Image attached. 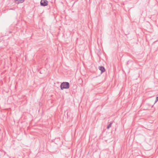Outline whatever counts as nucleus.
<instances>
[{"label": "nucleus", "instance_id": "nucleus-1", "mask_svg": "<svg viewBox=\"0 0 158 158\" xmlns=\"http://www.w3.org/2000/svg\"><path fill=\"white\" fill-rule=\"evenodd\" d=\"M69 83L68 82H62L60 85L61 89H68L69 88Z\"/></svg>", "mask_w": 158, "mask_h": 158}, {"label": "nucleus", "instance_id": "nucleus-2", "mask_svg": "<svg viewBox=\"0 0 158 158\" xmlns=\"http://www.w3.org/2000/svg\"><path fill=\"white\" fill-rule=\"evenodd\" d=\"M48 2L47 0H41L40 4L42 6H46L48 5Z\"/></svg>", "mask_w": 158, "mask_h": 158}, {"label": "nucleus", "instance_id": "nucleus-3", "mask_svg": "<svg viewBox=\"0 0 158 158\" xmlns=\"http://www.w3.org/2000/svg\"><path fill=\"white\" fill-rule=\"evenodd\" d=\"M101 71V73H103L105 71V69L104 67L102 66H99L98 68Z\"/></svg>", "mask_w": 158, "mask_h": 158}, {"label": "nucleus", "instance_id": "nucleus-4", "mask_svg": "<svg viewBox=\"0 0 158 158\" xmlns=\"http://www.w3.org/2000/svg\"><path fill=\"white\" fill-rule=\"evenodd\" d=\"M25 0H15L14 2L16 3L19 4L23 2Z\"/></svg>", "mask_w": 158, "mask_h": 158}, {"label": "nucleus", "instance_id": "nucleus-5", "mask_svg": "<svg viewBox=\"0 0 158 158\" xmlns=\"http://www.w3.org/2000/svg\"><path fill=\"white\" fill-rule=\"evenodd\" d=\"M112 124V123H110L107 126V129H109V128L111 127V125Z\"/></svg>", "mask_w": 158, "mask_h": 158}, {"label": "nucleus", "instance_id": "nucleus-6", "mask_svg": "<svg viewBox=\"0 0 158 158\" xmlns=\"http://www.w3.org/2000/svg\"><path fill=\"white\" fill-rule=\"evenodd\" d=\"M158 101V94L157 95V96L156 97V100L155 101V103H154V104L156 103Z\"/></svg>", "mask_w": 158, "mask_h": 158}, {"label": "nucleus", "instance_id": "nucleus-7", "mask_svg": "<svg viewBox=\"0 0 158 158\" xmlns=\"http://www.w3.org/2000/svg\"><path fill=\"white\" fill-rule=\"evenodd\" d=\"M2 151H0V157L2 156Z\"/></svg>", "mask_w": 158, "mask_h": 158}, {"label": "nucleus", "instance_id": "nucleus-8", "mask_svg": "<svg viewBox=\"0 0 158 158\" xmlns=\"http://www.w3.org/2000/svg\"><path fill=\"white\" fill-rule=\"evenodd\" d=\"M10 9V10H13V9Z\"/></svg>", "mask_w": 158, "mask_h": 158}, {"label": "nucleus", "instance_id": "nucleus-9", "mask_svg": "<svg viewBox=\"0 0 158 158\" xmlns=\"http://www.w3.org/2000/svg\"><path fill=\"white\" fill-rule=\"evenodd\" d=\"M9 33H11V31H10V32H9Z\"/></svg>", "mask_w": 158, "mask_h": 158}]
</instances>
